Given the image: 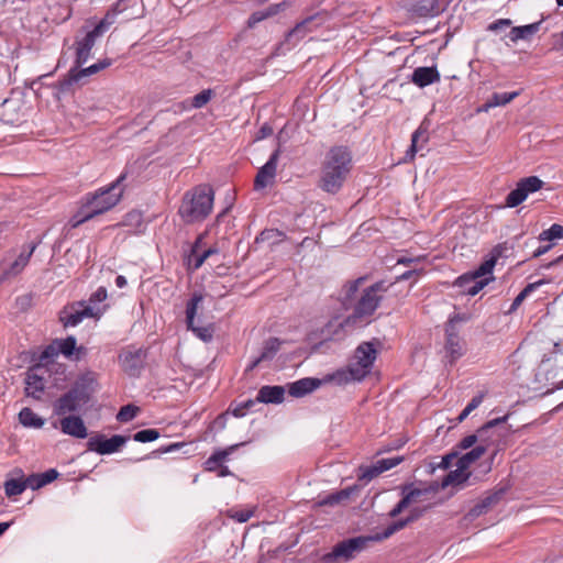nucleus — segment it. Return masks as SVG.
I'll return each instance as SVG.
<instances>
[{"label": "nucleus", "instance_id": "obj_21", "mask_svg": "<svg viewBox=\"0 0 563 563\" xmlns=\"http://www.w3.org/2000/svg\"><path fill=\"white\" fill-rule=\"evenodd\" d=\"M509 415H506L504 417H499L493 420L487 421L484 423L476 433L468 434L465 438H463L459 444L457 448L461 450H467L470 448H473L478 440H484V434H486L488 431L493 430L495 427L505 423L508 419Z\"/></svg>", "mask_w": 563, "mask_h": 563}, {"label": "nucleus", "instance_id": "obj_46", "mask_svg": "<svg viewBox=\"0 0 563 563\" xmlns=\"http://www.w3.org/2000/svg\"><path fill=\"white\" fill-rule=\"evenodd\" d=\"M544 282L543 280H538L536 283H530L528 284L518 295L517 297L514 299L509 310H508V313H512L515 312L519 307L520 305L522 303V301L529 296V294H531L533 290H536L539 286H541Z\"/></svg>", "mask_w": 563, "mask_h": 563}, {"label": "nucleus", "instance_id": "obj_6", "mask_svg": "<svg viewBox=\"0 0 563 563\" xmlns=\"http://www.w3.org/2000/svg\"><path fill=\"white\" fill-rule=\"evenodd\" d=\"M382 343L378 339L362 342L354 350V382H362L372 373L374 362L376 361Z\"/></svg>", "mask_w": 563, "mask_h": 563}, {"label": "nucleus", "instance_id": "obj_2", "mask_svg": "<svg viewBox=\"0 0 563 563\" xmlns=\"http://www.w3.org/2000/svg\"><path fill=\"white\" fill-rule=\"evenodd\" d=\"M351 161L352 156L347 146L332 147L323 164L319 187L329 194L338 192L350 170Z\"/></svg>", "mask_w": 563, "mask_h": 563}, {"label": "nucleus", "instance_id": "obj_12", "mask_svg": "<svg viewBox=\"0 0 563 563\" xmlns=\"http://www.w3.org/2000/svg\"><path fill=\"white\" fill-rule=\"evenodd\" d=\"M404 461V456H394L389 459H382L371 465H360L357 467V482L361 486L368 484L372 479L379 476L382 473L397 466Z\"/></svg>", "mask_w": 563, "mask_h": 563}, {"label": "nucleus", "instance_id": "obj_50", "mask_svg": "<svg viewBox=\"0 0 563 563\" xmlns=\"http://www.w3.org/2000/svg\"><path fill=\"white\" fill-rule=\"evenodd\" d=\"M213 96L214 91L212 89H205L191 98L190 107L194 109H200L205 107Z\"/></svg>", "mask_w": 563, "mask_h": 563}, {"label": "nucleus", "instance_id": "obj_7", "mask_svg": "<svg viewBox=\"0 0 563 563\" xmlns=\"http://www.w3.org/2000/svg\"><path fill=\"white\" fill-rule=\"evenodd\" d=\"M101 310L91 305H86V301H76L71 305L65 306L59 312V321L64 328L76 327L85 318H99Z\"/></svg>", "mask_w": 563, "mask_h": 563}, {"label": "nucleus", "instance_id": "obj_26", "mask_svg": "<svg viewBox=\"0 0 563 563\" xmlns=\"http://www.w3.org/2000/svg\"><path fill=\"white\" fill-rule=\"evenodd\" d=\"M285 388L279 385L262 386L257 393L256 399L263 404H280L284 401Z\"/></svg>", "mask_w": 563, "mask_h": 563}, {"label": "nucleus", "instance_id": "obj_60", "mask_svg": "<svg viewBox=\"0 0 563 563\" xmlns=\"http://www.w3.org/2000/svg\"><path fill=\"white\" fill-rule=\"evenodd\" d=\"M24 268L25 267L22 266L18 261H14L8 268L2 272L0 282L18 276Z\"/></svg>", "mask_w": 563, "mask_h": 563}, {"label": "nucleus", "instance_id": "obj_29", "mask_svg": "<svg viewBox=\"0 0 563 563\" xmlns=\"http://www.w3.org/2000/svg\"><path fill=\"white\" fill-rule=\"evenodd\" d=\"M59 473L55 468H49L43 473L31 474L26 477L29 488L36 490L52 483L58 477Z\"/></svg>", "mask_w": 563, "mask_h": 563}, {"label": "nucleus", "instance_id": "obj_23", "mask_svg": "<svg viewBox=\"0 0 563 563\" xmlns=\"http://www.w3.org/2000/svg\"><path fill=\"white\" fill-rule=\"evenodd\" d=\"M352 559V538L344 539L322 556V563H344Z\"/></svg>", "mask_w": 563, "mask_h": 563}, {"label": "nucleus", "instance_id": "obj_13", "mask_svg": "<svg viewBox=\"0 0 563 563\" xmlns=\"http://www.w3.org/2000/svg\"><path fill=\"white\" fill-rule=\"evenodd\" d=\"M543 187V181L537 176H529L518 181L517 187L506 197V206L515 208L526 200L529 194L536 192Z\"/></svg>", "mask_w": 563, "mask_h": 563}, {"label": "nucleus", "instance_id": "obj_43", "mask_svg": "<svg viewBox=\"0 0 563 563\" xmlns=\"http://www.w3.org/2000/svg\"><path fill=\"white\" fill-rule=\"evenodd\" d=\"M508 486L498 487L493 492L488 493L487 496H485L483 499H481L486 510L489 511L494 506L499 504L504 496L506 495V493L508 492Z\"/></svg>", "mask_w": 563, "mask_h": 563}, {"label": "nucleus", "instance_id": "obj_59", "mask_svg": "<svg viewBox=\"0 0 563 563\" xmlns=\"http://www.w3.org/2000/svg\"><path fill=\"white\" fill-rule=\"evenodd\" d=\"M115 18L117 15L114 14V12L108 10L106 15L98 22V24L92 30H95L96 33L102 35L110 27V25L114 23Z\"/></svg>", "mask_w": 563, "mask_h": 563}, {"label": "nucleus", "instance_id": "obj_1", "mask_svg": "<svg viewBox=\"0 0 563 563\" xmlns=\"http://www.w3.org/2000/svg\"><path fill=\"white\" fill-rule=\"evenodd\" d=\"M98 388V374L87 371L78 376L71 388L62 395L54 404V412L64 416L78 411L87 405Z\"/></svg>", "mask_w": 563, "mask_h": 563}, {"label": "nucleus", "instance_id": "obj_19", "mask_svg": "<svg viewBox=\"0 0 563 563\" xmlns=\"http://www.w3.org/2000/svg\"><path fill=\"white\" fill-rule=\"evenodd\" d=\"M473 274L471 272H467L461 276H459L455 282L454 286L462 289V292L470 296L477 295L485 286H487L492 280H494V277L490 278H472Z\"/></svg>", "mask_w": 563, "mask_h": 563}, {"label": "nucleus", "instance_id": "obj_28", "mask_svg": "<svg viewBox=\"0 0 563 563\" xmlns=\"http://www.w3.org/2000/svg\"><path fill=\"white\" fill-rule=\"evenodd\" d=\"M471 477V472L457 467L454 471H450L441 482V488H446L452 486L454 488H463L465 487L468 478Z\"/></svg>", "mask_w": 563, "mask_h": 563}, {"label": "nucleus", "instance_id": "obj_40", "mask_svg": "<svg viewBox=\"0 0 563 563\" xmlns=\"http://www.w3.org/2000/svg\"><path fill=\"white\" fill-rule=\"evenodd\" d=\"M121 225L133 228L134 233H142L144 231L143 213L137 210H132L128 212L124 216Z\"/></svg>", "mask_w": 563, "mask_h": 563}, {"label": "nucleus", "instance_id": "obj_14", "mask_svg": "<svg viewBox=\"0 0 563 563\" xmlns=\"http://www.w3.org/2000/svg\"><path fill=\"white\" fill-rule=\"evenodd\" d=\"M112 65V59L104 58L101 59L89 67L81 68L77 67L76 64L69 69L68 74L59 80V88L63 91L68 90L75 82H78L84 77L95 75L100 70H103Z\"/></svg>", "mask_w": 563, "mask_h": 563}, {"label": "nucleus", "instance_id": "obj_48", "mask_svg": "<svg viewBox=\"0 0 563 563\" xmlns=\"http://www.w3.org/2000/svg\"><path fill=\"white\" fill-rule=\"evenodd\" d=\"M257 399H247L245 401H242L240 404H236V405H231L228 412H231L234 417L236 418H242L246 415V412L249 410H251L256 404H257Z\"/></svg>", "mask_w": 563, "mask_h": 563}, {"label": "nucleus", "instance_id": "obj_41", "mask_svg": "<svg viewBox=\"0 0 563 563\" xmlns=\"http://www.w3.org/2000/svg\"><path fill=\"white\" fill-rule=\"evenodd\" d=\"M19 419L24 427L42 428L45 423V420L30 408H23L19 413Z\"/></svg>", "mask_w": 563, "mask_h": 563}, {"label": "nucleus", "instance_id": "obj_37", "mask_svg": "<svg viewBox=\"0 0 563 563\" xmlns=\"http://www.w3.org/2000/svg\"><path fill=\"white\" fill-rule=\"evenodd\" d=\"M59 354H63L66 357H70L74 352H77V358H79L80 354H84L86 349L84 346H76V338L74 335H69L66 339H56Z\"/></svg>", "mask_w": 563, "mask_h": 563}, {"label": "nucleus", "instance_id": "obj_8", "mask_svg": "<svg viewBox=\"0 0 563 563\" xmlns=\"http://www.w3.org/2000/svg\"><path fill=\"white\" fill-rule=\"evenodd\" d=\"M203 301L201 292H194L186 305V324L187 329L192 331L197 338L203 342H210L213 339L214 327L212 323L207 325H196L195 318L199 306Z\"/></svg>", "mask_w": 563, "mask_h": 563}, {"label": "nucleus", "instance_id": "obj_25", "mask_svg": "<svg viewBox=\"0 0 563 563\" xmlns=\"http://www.w3.org/2000/svg\"><path fill=\"white\" fill-rule=\"evenodd\" d=\"M322 385V380L319 378L306 377L298 379L288 385V393L290 396L299 398L307 394L316 390Z\"/></svg>", "mask_w": 563, "mask_h": 563}, {"label": "nucleus", "instance_id": "obj_18", "mask_svg": "<svg viewBox=\"0 0 563 563\" xmlns=\"http://www.w3.org/2000/svg\"><path fill=\"white\" fill-rule=\"evenodd\" d=\"M101 36L99 33H96L95 30H91L86 33V35L81 40H77L75 42L76 46V58L75 64L77 67H81L85 65L89 57L92 47L96 44L97 38Z\"/></svg>", "mask_w": 563, "mask_h": 563}, {"label": "nucleus", "instance_id": "obj_57", "mask_svg": "<svg viewBox=\"0 0 563 563\" xmlns=\"http://www.w3.org/2000/svg\"><path fill=\"white\" fill-rule=\"evenodd\" d=\"M351 492H352V487H345L344 489H342L340 492H336V493H333V494H330L329 496H327L320 503V505H330V506L336 505L341 500L349 498Z\"/></svg>", "mask_w": 563, "mask_h": 563}, {"label": "nucleus", "instance_id": "obj_53", "mask_svg": "<svg viewBox=\"0 0 563 563\" xmlns=\"http://www.w3.org/2000/svg\"><path fill=\"white\" fill-rule=\"evenodd\" d=\"M554 239H563V227L554 223L548 230H544L538 236L540 242L552 241Z\"/></svg>", "mask_w": 563, "mask_h": 563}, {"label": "nucleus", "instance_id": "obj_54", "mask_svg": "<svg viewBox=\"0 0 563 563\" xmlns=\"http://www.w3.org/2000/svg\"><path fill=\"white\" fill-rule=\"evenodd\" d=\"M140 408L134 405H125L120 408L119 412L117 413V420L120 422H129L133 420L136 415L139 413Z\"/></svg>", "mask_w": 563, "mask_h": 563}, {"label": "nucleus", "instance_id": "obj_3", "mask_svg": "<svg viewBox=\"0 0 563 563\" xmlns=\"http://www.w3.org/2000/svg\"><path fill=\"white\" fill-rule=\"evenodd\" d=\"M213 200L214 192L210 186H196L184 195L178 213L186 223L203 221L212 210Z\"/></svg>", "mask_w": 563, "mask_h": 563}, {"label": "nucleus", "instance_id": "obj_15", "mask_svg": "<svg viewBox=\"0 0 563 563\" xmlns=\"http://www.w3.org/2000/svg\"><path fill=\"white\" fill-rule=\"evenodd\" d=\"M456 320H462L459 314H455L445 324V351L448 356L450 357V364H454L457 358L463 355V343L459 336L457 331L455 330L454 322Z\"/></svg>", "mask_w": 563, "mask_h": 563}, {"label": "nucleus", "instance_id": "obj_58", "mask_svg": "<svg viewBox=\"0 0 563 563\" xmlns=\"http://www.w3.org/2000/svg\"><path fill=\"white\" fill-rule=\"evenodd\" d=\"M59 354L58 345L56 340H54L51 344L45 346V349L41 352L38 361L40 363H47Z\"/></svg>", "mask_w": 563, "mask_h": 563}, {"label": "nucleus", "instance_id": "obj_51", "mask_svg": "<svg viewBox=\"0 0 563 563\" xmlns=\"http://www.w3.org/2000/svg\"><path fill=\"white\" fill-rule=\"evenodd\" d=\"M93 218L95 214H92L91 210L89 208H86V203H84L81 209L70 218L69 224L71 228H77L84 222L89 221Z\"/></svg>", "mask_w": 563, "mask_h": 563}, {"label": "nucleus", "instance_id": "obj_44", "mask_svg": "<svg viewBox=\"0 0 563 563\" xmlns=\"http://www.w3.org/2000/svg\"><path fill=\"white\" fill-rule=\"evenodd\" d=\"M508 486L498 487L493 492L488 493L487 496H485L483 499H481L486 510L489 511L494 506L499 504L504 496L506 495V493L508 492Z\"/></svg>", "mask_w": 563, "mask_h": 563}, {"label": "nucleus", "instance_id": "obj_56", "mask_svg": "<svg viewBox=\"0 0 563 563\" xmlns=\"http://www.w3.org/2000/svg\"><path fill=\"white\" fill-rule=\"evenodd\" d=\"M161 433L156 429H143L133 434V440L141 443L152 442L159 438Z\"/></svg>", "mask_w": 563, "mask_h": 563}, {"label": "nucleus", "instance_id": "obj_42", "mask_svg": "<svg viewBox=\"0 0 563 563\" xmlns=\"http://www.w3.org/2000/svg\"><path fill=\"white\" fill-rule=\"evenodd\" d=\"M508 486L498 487L493 492L488 493L487 496H485L483 499H481L486 510L489 511L494 506L499 504L504 496L506 495V493L508 492Z\"/></svg>", "mask_w": 563, "mask_h": 563}, {"label": "nucleus", "instance_id": "obj_47", "mask_svg": "<svg viewBox=\"0 0 563 563\" xmlns=\"http://www.w3.org/2000/svg\"><path fill=\"white\" fill-rule=\"evenodd\" d=\"M382 537V532H376L374 534L354 537V552H360L366 549L373 542H380L384 540Z\"/></svg>", "mask_w": 563, "mask_h": 563}, {"label": "nucleus", "instance_id": "obj_64", "mask_svg": "<svg viewBox=\"0 0 563 563\" xmlns=\"http://www.w3.org/2000/svg\"><path fill=\"white\" fill-rule=\"evenodd\" d=\"M107 289L106 287L101 286L99 287L95 292H92L88 299V301H86V305H91L96 308V303H99V302H102L103 300L107 299Z\"/></svg>", "mask_w": 563, "mask_h": 563}, {"label": "nucleus", "instance_id": "obj_10", "mask_svg": "<svg viewBox=\"0 0 563 563\" xmlns=\"http://www.w3.org/2000/svg\"><path fill=\"white\" fill-rule=\"evenodd\" d=\"M130 437L122 434H114L107 438L102 433H96L89 438L86 443L87 451L95 452L99 455H109L121 451Z\"/></svg>", "mask_w": 563, "mask_h": 563}, {"label": "nucleus", "instance_id": "obj_38", "mask_svg": "<svg viewBox=\"0 0 563 563\" xmlns=\"http://www.w3.org/2000/svg\"><path fill=\"white\" fill-rule=\"evenodd\" d=\"M497 261L498 260L489 253L488 256L484 260V262L476 269L471 272L473 274L472 278L482 279L494 277L493 269Z\"/></svg>", "mask_w": 563, "mask_h": 563}, {"label": "nucleus", "instance_id": "obj_16", "mask_svg": "<svg viewBox=\"0 0 563 563\" xmlns=\"http://www.w3.org/2000/svg\"><path fill=\"white\" fill-rule=\"evenodd\" d=\"M279 148L275 150L268 161L258 169L254 179V189L261 190L271 185L276 176L277 163L279 158Z\"/></svg>", "mask_w": 563, "mask_h": 563}, {"label": "nucleus", "instance_id": "obj_34", "mask_svg": "<svg viewBox=\"0 0 563 563\" xmlns=\"http://www.w3.org/2000/svg\"><path fill=\"white\" fill-rule=\"evenodd\" d=\"M321 380L322 383H334L338 386L347 385L352 380V364H346L343 368L327 374Z\"/></svg>", "mask_w": 563, "mask_h": 563}, {"label": "nucleus", "instance_id": "obj_17", "mask_svg": "<svg viewBox=\"0 0 563 563\" xmlns=\"http://www.w3.org/2000/svg\"><path fill=\"white\" fill-rule=\"evenodd\" d=\"M40 372H44V368L36 364L26 372L25 377V394L35 399H41L45 390V379Z\"/></svg>", "mask_w": 563, "mask_h": 563}, {"label": "nucleus", "instance_id": "obj_24", "mask_svg": "<svg viewBox=\"0 0 563 563\" xmlns=\"http://www.w3.org/2000/svg\"><path fill=\"white\" fill-rule=\"evenodd\" d=\"M440 78V73L435 66L417 67L411 74V82L419 88H424L434 82H439Z\"/></svg>", "mask_w": 563, "mask_h": 563}, {"label": "nucleus", "instance_id": "obj_63", "mask_svg": "<svg viewBox=\"0 0 563 563\" xmlns=\"http://www.w3.org/2000/svg\"><path fill=\"white\" fill-rule=\"evenodd\" d=\"M431 505H426V506H417V507H412L410 508L407 517L409 519V521L411 523L418 521L420 518H422L424 516V514L431 509Z\"/></svg>", "mask_w": 563, "mask_h": 563}, {"label": "nucleus", "instance_id": "obj_32", "mask_svg": "<svg viewBox=\"0 0 563 563\" xmlns=\"http://www.w3.org/2000/svg\"><path fill=\"white\" fill-rule=\"evenodd\" d=\"M420 140H422V143H427L429 140L428 128L423 123L411 135V145L406 152L405 162L412 161L416 153L422 148V145H419Z\"/></svg>", "mask_w": 563, "mask_h": 563}, {"label": "nucleus", "instance_id": "obj_22", "mask_svg": "<svg viewBox=\"0 0 563 563\" xmlns=\"http://www.w3.org/2000/svg\"><path fill=\"white\" fill-rule=\"evenodd\" d=\"M60 430L64 434L85 439L88 435L87 427L79 416L69 415L60 419Z\"/></svg>", "mask_w": 563, "mask_h": 563}, {"label": "nucleus", "instance_id": "obj_20", "mask_svg": "<svg viewBox=\"0 0 563 563\" xmlns=\"http://www.w3.org/2000/svg\"><path fill=\"white\" fill-rule=\"evenodd\" d=\"M351 316L340 319L338 317L331 319L320 331L322 341H339L345 338V325L349 324Z\"/></svg>", "mask_w": 563, "mask_h": 563}, {"label": "nucleus", "instance_id": "obj_4", "mask_svg": "<svg viewBox=\"0 0 563 563\" xmlns=\"http://www.w3.org/2000/svg\"><path fill=\"white\" fill-rule=\"evenodd\" d=\"M128 173L122 172L120 176L106 187H101L93 194L85 196L86 208H89L95 217L102 214L115 207L124 192L123 181Z\"/></svg>", "mask_w": 563, "mask_h": 563}, {"label": "nucleus", "instance_id": "obj_62", "mask_svg": "<svg viewBox=\"0 0 563 563\" xmlns=\"http://www.w3.org/2000/svg\"><path fill=\"white\" fill-rule=\"evenodd\" d=\"M485 506L479 500L474 507H472L468 512L463 517V520L467 522H472L476 518L481 517L482 515L487 514Z\"/></svg>", "mask_w": 563, "mask_h": 563}, {"label": "nucleus", "instance_id": "obj_35", "mask_svg": "<svg viewBox=\"0 0 563 563\" xmlns=\"http://www.w3.org/2000/svg\"><path fill=\"white\" fill-rule=\"evenodd\" d=\"M522 238H523V234H519V235H516L510 241H505L503 243H498L497 245H495L492 249L490 254L493 256H495L497 260L500 257H508V256L515 255L516 243L521 241Z\"/></svg>", "mask_w": 563, "mask_h": 563}, {"label": "nucleus", "instance_id": "obj_52", "mask_svg": "<svg viewBox=\"0 0 563 563\" xmlns=\"http://www.w3.org/2000/svg\"><path fill=\"white\" fill-rule=\"evenodd\" d=\"M400 493H405L406 496L409 498L410 503H417L420 500V498L427 494V489L423 488H416L413 487V484H404L400 486Z\"/></svg>", "mask_w": 563, "mask_h": 563}, {"label": "nucleus", "instance_id": "obj_5", "mask_svg": "<svg viewBox=\"0 0 563 563\" xmlns=\"http://www.w3.org/2000/svg\"><path fill=\"white\" fill-rule=\"evenodd\" d=\"M390 286H393V284H387L385 280H378L364 288L358 299L354 302V322L357 319L372 317L380 306L384 299V294L388 291Z\"/></svg>", "mask_w": 563, "mask_h": 563}, {"label": "nucleus", "instance_id": "obj_27", "mask_svg": "<svg viewBox=\"0 0 563 563\" xmlns=\"http://www.w3.org/2000/svg\"><path fill=\"white\" fill-rule=\"evenodd\" d=\"M442 11L440 0H420L410 9V12L419 18L435 16Z\"/></svg>", "mask_w": 563, "mask_h": 563}, {"label": "nucleus", "instance_id": "obj_31", "mask_svg": "<svg viewBox=\"0 0 563 563\" xmlns=\"http://www.w3.org/2000/svg\"><path fill=\"white\" fill-rule=\"evenodd\" d=\"M488 450V444L478 443L471 451L466 452L457 459L456 466L460 468L468 470V467L479 460Z\"/></svg>", "mask_w": 563, "mask_h": 563}, {"label": "nucleus", "instance_id": "obj_55", "mask_svg": "<svg viewBox=\"0 0 563 563\" xmlns=\"http://www.w3.org/2000/svg\"><path fill=\"white\" fill-rule=\"evenodd\" d=\"M283 232H280L277 229H266L263 230L256 238H255V244H260L263 242H269L275 243L276 241H279L283 236Z\"/></svg>", "mask_w": 563, "mask_h": 563}, {"label": "nucleus", "instance_id": "obj_49", "mask_svg": "<svg viewBox=\"0 0 563 563\" xmlns=\"http://www.w3.org/2000/svg\"><path fill=\"white\" fill-rule=\"evenodd\" d=\"M410 525H411V522L409 521L407 516L405 518H400L398 520H395V521H393L388 527H386L382 531V537L380 538H384V540L388 539L394 533L405 529L406 527H408Z\"/></svg>", "mask_w": 563, "mask_h": 563}, {"label": "nucleus", "instance_id": "obj_39", "mask_svg": "<svg viewBox=\"0 0 563 563\" xmlns=\"http://www.w3.org/2000/svg\"><path fill=\"white\" fill-rule=\"evenodd\" d=\"M497 261L498 260L489 253L488 256L484 260V262L476 269L471 272L473 274L472 278L482 279L494 277L493 269Z\"/></svg>", "mask_w": 563, "mask_h": 563}, {"label": "nucleus", "instance_id": "obj_33", "mask_svg": "<svg viewBox=\"0 0 563 563\" xmlns=\"http://www.w3.org/2000/svg\"><path fill=\"white\" fill-rule=\"evenodd\" d=\"M540 25L541 21L522 26H514L510 29L508 36L514 43L519 40H529L540 30Z\"/></svg>", "mask_w": 563, "mask_h": 563}, {"label": "nucleus", "instance_id": "obj_45", "mask_svg": "<svg viewBox=\"0 0 563 563\" xmlns=\"http://www.w3.org/2000/svg\"><path fill=\"white\" fill-rule=\"evenodd\" d=\"M26 488H29V484H26V478H11L5 481L4 483V492L8 497L21 495Z\"/></svg>", "mask_w": 563, "mask_h": 563}, {"label": "nucleus", "instance_id": "obj_30", "mask_svg": "<svg viewBox=\"0 0 563 563\" xmlns=\"http://www.w3.org/2000/svg\"><path fill=\"white\" fill-rule=\"evenodd\" d=\"M520 95V91L494 92L478 109V111H488L492 108L506 106Z\"/></svg>", "mask_w": 563, "mask_h": 563}, {"label": "nucleus", "instance_id": "obj_36", "mask_svg": "<svg viewBox=\"0 0 563 563\" xmlns=\"http://www.w3.org/2000/svg\"><path fill=\"white\" fill-rule=\"evenodd\" d=\"M282 341L278 338H269L265 341L261 355L253 362L252 368L257 366L261 362L272 360L279 351Z\"/></svg>", "mask_w": 563, "mask_h": 563}, {"label": "nucleus", "instance_id": "obj_9", "mask_svg": "<svg viewBox=\"0 0 563 563\" xmlns=\"http://www.w3.org/2000/svg\"><path fill=\"white\" fill-rule=\"evenodd\" d=\"M147 352L143 347L129 345L119 354V364L123 372L130 377H139L144 368Z\"/></svg>", "mask_w": 563, "mask_h": 563}, {"label": "nucleus", "instance_id": "obj_61", "mask_svg": "<svg viewBox=\"0 0 563 563\" xmlns=\"http://www.w3.org/2000/svg\"><path fill=\"white\" fill-rule=\"evenodd\" d=\"M202 240V236H198V239L196 240V242L194 243L192 247H191V254L189 256V258H194V266L192 268L194 269H198L202 266V264L205 263V261L207 260L205 257V255L201 253V254H197V250H198V246H199V243L201 242Z\"/></svg>", "mask_w": 563, "mask_h": 563}, {"label": "nucleus", "instance_id": "obj_11", "mask_svg": "<svg viewBox=\"0 0 563 563\" xmlns=\"http://www.w3.org/2000/svg\"><path fill=\"white\" fill-rule=\"evenodd\" d=\"M328 18L327 11H319L314 14H311L298 22L285 37V43L295 46L300 40H302L308 33L313 32L322 24L325 23Z\"/></svg>", "mask_w": 563, "mask_h": 563}]
</instances>
